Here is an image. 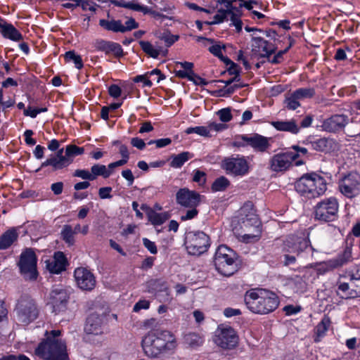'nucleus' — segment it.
I'll return each instance as SVG.
<instances>
[{"instance_id": "nucleus-53", "label": "nucleus", "mask_w": 360, "mask_h": 360, "mask_svg": "<svg viewBox=\"0 0 360 360\" xmlns=\"http://www.w3.org/2000/svg\"><path fill=\"white\" fill-rule=\"evenodd\" d=\"M193 181L198 183L199 185L204 184L206 181V174L202 171L195 170L194 172Z\"/></svg>"}, {"instance_id": "nucleus-59", "label": "nucleus", "mask_w": 360, "mask_h": 360, "mask_svg": "<svg viewBox=\"0 0 360 360\" xmlns=\"http://www.w3.org/2000/svg\"><path fill=\"white\" fill-rule=\"evenodd\" d=\"M143 243L146 248L148 249V250L151 254H156L158 252L156 245L154 242L150 240L148 238H143Z\"/></svg>"}, {"instance_id": "nucleus-27", "label": "nucleus", "mask_w": 360, "mask_h": 360, "mask_svg": "<svg viewBox=\"0 0 360 360\" xmlns=\"http://www.w3.org/2000/svg\"><path fill=\"white\" fill-rule=\"evenodd\" d=\"M311 147L321 152H330L337 147V142L332 138H319L309 142Z\"/></svg>"}, {"instance_id": "nucleus-7", "label": "nucleus", "mask_w": 360, "mask_h": 360, "mask_svg": "<svg viewBox=\"0 0 360 360\" xmlns=\"http://www.w3.org/2000/svg\"><path fill=\"white\" fill-rule=\"evenodd\" d=\"M209 236L202 231H191L186 234L185 245L188 252L193 255H200L207 251Z\"/></svg>"}, {"instance_id": "nucleus-10", "label": "nucleus", "mask_w": 360, "mask_h": 360, "mask_svg": "<svg viewBox=\"0 0 360 360\" xmlns=\"http://www.w3.org/2000/svg\"><path fill=\"white\" fill-rule=\"evenodd\" d=\"M352 261V249L346 247L344 251L336 257L328 261L310 264L311 267H315L318 274H324L326 272L340 268Z\"/></svg>"}, {"instance_id": "nucleus-57", "label": "nucleus", "mask_w": 360, "mask_h": 360, "mask_svg": "<svg viewBox=\"0 0 360 360\" xmlns=\"http://www.w3.org/2000/svg\"><path fill=\"white\" fill-rule=\"evenodd\" d=\"M112 188L110 186L102 187L98 190V195L101 199H110L112 197L110 194Z\"/></svg>"}, {"instance_id": "nucleus-3", "label": "nucleus", "mask_w": 360, "mask_h": 360, "mask_svg": "<svg viewBox=\"0 0 360 360\" xmlns=\"http://www.w3.org/2000/svg\"><path fill=\"white\" fill-rule=\"evenodd\" d=\"M60 334V330L46 331V338L35 349V354L45 360H68L65 343L58 339Z\"/></svg>"}, {"instance_id": "nucleus-62", "label": "nucleus", "mask_w": 360, "mask_h": 360, "mask_svg": "<svg viewBox=\"0 0 360 360\" xmlns=\"http://www.w3.org/2000/svg\"><path fill=\"white\" fill-rule=\"evenodd\" d=\"M108 93L110 96L113 98H118L122 94V90L119 86L116 84H112L108 89Z\"/></svg>"}, {"instance_id": "nucleus-38", "label": "nucleus", "mask_w": 360, "mask_h": 360, "mask_svg": "<svg viewBox=\"0 0 360 360\" xmlns=\"http://www.w3.org/2000/svg\"><path fill=\"white\" fill-rule=\"evenodd\" d=\"M330 321L328 317L325 316L321 322L316 326L315 328L316 337L314 338V342H319L321 338L325 335L326 331L328 329Z\"/></svg>"}, {"instance_id": "nucleus-42", "label": "nucleus", "mask_w": 360, "mask_h": 360, "mask_svg": "<svg viewBox=\"0 0 360 360\" xmlns=\"http://www.w3.org/2000/svg\"><path fill=\"white\" fill-rule=\"evenodd\" d=\"M295 96L299 100L311 98L315 95L314 88H300L293 91Z\"/></svg>"}, {"instance_id": "nucleus-45", "label": "nucleus", "mask_w": 360, "mask_h": 360, "mask_svg": "<svg viewBox=\"0 0 360 360\" xmlns=\"http://www.w3.org/2000/svg\"><path fill=\"white\" fill-rule=\"evenodd\" d=\"M299 101L300 100L295 96V94L292 92L289 96L286 97L284 103L285 104V107L288 110H294L300 106Z\"/></svg>"}, {"instance_id": "nucleus-31", "label": "nucleus", "mask_w": 360, "mask_h": 360, "mask_svg": "<svg viewBox=\"0 0 360 360\" xmlns=\"http://www.w3.org/2000/svg\"><path fill=\"white\" fill-rule=\"evenodd\" d=\"M110 3L116 6L126 8L136 11H140L143 13L144 14L149 13L151 12V9L148 7L141 6L139 4L135 3L134 1L129 2H124L122 0H110Z\"/></svg>"}, {"instance_id": "nucleus-15", "label": "nucleus", "mask_w": 360, "mask_h": 360, "mask_svg": "<svg viewBox=\"0 0 360 360\" xmlns=\"http://www.w3.org/2000/svg\"><path fill=\"white\" fill-rule=\"evenodd\" d=\"M309 243L308 235L304 233L291 234L285 238L283 242V250L299 255L309 247Z\"/></svg>"}, {"instance_id": "nucleus-14", "label": "nucleus", "mask_w": 360, "mask_h": 360, "mask_svg": "<svg viewBox=\"0 0 360 360\" xmlns=\"http://www.w3.org/2000/svg\"><path fill=\"white\" fill-rule=\"evenodd\" d=\"M238 223L240 229L244 231L260 228L261 223L251 202H247L240 208Z\"/></svg>"}, {"instance_id": "nucleus-20", "label": "nucleus", "mask_w": 360, "mask_h": 360, "mask_svg": "<svg viewBox=\"0 0 360 360\" xmlns=\"http://www.w3.org/2000/svg\"><path fill=\"white\" fill-rule=\"evenodd\" d=\"M68 299L69 296L65 289L55 287L50 292L49 304L57 314L66 309Z\"/></svg>"}, {"instance_id": "nucleus-49", "label": "nucleus", "mask_w": 360, "mask_h": 360, "mask_svg": "<svg viewBox=\"0 0 360 360\" xmlns=\"http://www.w3.org/2000/svg\"><path fill=\"white\" fill-rule=\"evenodd\" d=\"M291 44H290L287 48L284 50L279 51L271 59L270 57L268 58L269 61L272 64H278L281 63L283 60V55L288 52L289 49L290 48Z\"/></svg>"}, {"instance_id": "nucleus-40", "label": "nucleus", "mask_w": 360, "mask_h": 360, "mask_svg": "<svg viewBox=\"0 0 360 360\" xmlns=\"http://www.w3.org/2000/svg\"><path fill=\"white\" fill-rule=\"evenodd\" d=\"M230 185L229 180L221 176L214 180V181L212 184V190L213 191H225Z\"/></svg>"}, {"instance_id": "nucleus-35", "label": "nucleus", "mask_w": 360, "mask_h": 360, "mask_svg": "<svg viewBox=\"0 0 360 360\" xmlns=\"http://www.w3.org/2000/svg\"><path fill=\"white\" fill-rule=\"evenodd\" d=\"M99 25L107 31L122 33V23L120 20H108L105 19H101L99 20Z\"/></svg>"}, {"instance_id": "nucleus-47", "label": "nucleus", "mask_w": 360, "mask_h": 360, "mask_svg": "<svg viewBox=\"0 0 360 360\" xmlns=\"http://www.w3.org/2000/svg\"><path fill=\"white\" fill-rule=\"evenodd\" d=\"M151 285L154 290L157 291H165L166 294L169 295V288L166 282L161 280H155L152 281Z\"/></svg>"}, {"instance_id": "nucleus-43", "label": "nucleus", "mask_w": 360, "mask_h": 360, "mask_svg": "<svg viewBox=\"0 0 360 360\" xmlns=\"http://www.w3.org/2000/svg\"><path fill=\"white\" fill-rule=\"evenodd\" d=\"M185 133L186 134H191L193 133H195L198 135H200V136H205V137H210L211 136V135L210 134L209 129L207 128V127H204V126L188 127L185 130Z\"/></svg>"}, {"instance_id": "nucleus-46", "label": "nucleus", "mask_w": 360, "mask_h": 360, "mask_svg": "<svg viewBox=\"0 0 360 360\" xmlns=\"http://www.w3.org/2000/svg\"><path fill=\"white\" fill-rule=\"evenodd\" d=\"M231 17V14L224 9H219L217 13L214 16V20L211 22H207L209 25L219 24Z\"/></svg>"}, {"instance_id": "nucleus-56", "label": "nucleus", "mask_w": 360, "mask_h": 360, "mask_svg": "<svg viewBox=\"0 0 360 360\" xmlns=\"http://www.w3.org/2000/svg\"><path fill=\"white\" fill-rule=\"evenodd\" d=\"M143 326L146 329H150V331H155V328L158 326V321L153 318L146 319L143 321Z\"/></svg>"}, {"instance_id": "nucleus-61", "label": "nucleus", "mask_w": 360, "mask_h": 360, "mask_svg": "<svg viewBox=\"0 0 360 360\" xmlns=\"http://www.w3.org/2000/svg\"><path fill=\"white\" fill-rule=\"evenodd\" d=\"M148 73L143 75H137L134 78V82H143V86H152V82L148 79L147 77Z\"/></svg>"}, {"instance_id": "nucleus-30", "label": "nucleus", "mask_w": 360, "mask_h": 360, "mask_svg": "<svg viewBox=\"0 0 360 360\" xmlns=\"http://www.w3.org/2000/svg\"><path fill=\"white\" fill-rule=\"evenodd\" d=\"M271 125L278 131H286L292 134H297L300 129L293 119L288 121H274L271 122Z\"/></svg>"}, {"instance_id": "nucleus-64", "label": "nucleus", "mask_w": 360, "mask_h": 360, "mask_svg": "<svg viewBox=\"0 0 360 360\" xmlns=\"http://www.w3.org/2000/svg\"><path fill=\"white\" fill-rule=\"evenodd\" d=\"M0 360H30L29 357L25 356V354H8L6 356H3L0 358Z\"/></svg>"}, {"instance_id": "nucleus-58", "label": "nucleus", "mask_w": 360, "mask_h": 360, "mask_svg": "<svg viewBox=\"0 0 360 360\" xmlns=\"http://www.w3.org/2000/svg\"><path fill=\"white\" fill-rule=\"evenodd\" d=\"M150 307V302L146 300H141L136 302L133 308L135 312L139 311L141 309H147Z\"/></svg>"}, {"instance_id": "nucleus-13", "label": "nucleus", "mask_w": 360, "mask_h": 360, "mask_svg": "<svg viewBox=\"0 0 360 360\" xmlns=\"http://www.w3.org/2000/svg\"><path fill=\"white\" fill-rule=\"evenodd\" d=\"M221 168L227 174L243 176L249 172V164L245 157L225 158L221 162Z\"/></svg>"}, {"instance_id": "nucleus-2", "label": "nucleus", "mask_w": 360, "mask_h": 360, "mask_svg": "<svg viewBox=\"0 0 360 360\" xmlns=\"http://www.w3.org/2000/svg\"><path fill=\"white\" fill-rule=\"evenodd\" d=\"M244 302L250 311L258 314H268L275 311L280 303L276 293L263 288L248 290L244 295Z\"/></svg>"}, {"instance_id": "nucleus-33", "label": "nucleus", "mask_w": 360, "mask_h": 360, "mask_svg": "<svg viewBox=\"0 0 360 360\" xmlns=\"http://www.w3.org/2000/svg\"><path fill=\"white\" fill-rule=\"evenodd\" d=\"M193 154L186 151L171 156L169 165L173 168H181L184 164L193 158Z\"/></svg>"}, {"instance_id": "nucleus-26", "label": "nucleus", "mask_w": 360, "mask_h": 360, "mask_svg": "<svg viewBox=\"0 0 360 360\" xmlns=\"http://www.w3.org/2000/svg\"><path fill=\"white\" fill-rule=\"evenodd\" d=\"M67 260L62 252H55L51 259L46 261V269L52 274H59L65 270Z\"/></svg>"}, {"instance_id": "nucleus-19", "label": "nucleus", "mask_w": 360, "mask_h": 360, "mask_svg": "<svg viewBox=\"0 0 360 360\" xmlns=\"http://www.w3.org/2000/svg\"><path fill=\"white\" fill-rule=\"evenodd\" d=\"M75 279L78 288L82 290H92L96 283V278L93 273L84 267H79L75 270Z\"/></svg>"}, {"instance_id": "nucleus-25", "label": "nucleus", "mask_w": 360, "mask_h": 360, "mask_svg": "<svg viewBox=\"0 0 360 360\" xmlns=\"http://www.w3.org/2000/svg\"><path fill=\"white\" fill-rule=\"evenodd\" d=\"M104 317L97 314H90L86 321L84 330L88 334L101 335L103 333V323Z\"/></svg>"}, {"instance_id": "nucleus-21", "label": "nucleus", "mask_w": 360, "mask_h": 360, "mask_svg": "<svg viewBox=\"0 0 360 360\" xmlns=\"http://www.w3.org/2000/svg\"><path fill=\"white\" fill-rule=\"evenodd\" d=\"M63 148L58 150L56 154L51 155L46 161L42 162L41 167L36 172L47 166H51L52 172H56L70 165L72 162L73 159H70L65 153L63 155Z\"/></svg>"}, {"instance_id": "nucleus-55", "label": "nucleus", "mask_w": 360, "mask_h": 360, "mask_svg": "<svg viewBox=\"0 0 360 360\" xmlns=\"http://www.w3.org/2000/svg\"><path fill=\"white\" fill-rule=\"evenodd\" d=\"M191 77L189 78V81L193 82L195 85L198 86H205L208 84V82L203 78L200 77L195 72H191Z\"/></svg>"}, {"instance_id": "nucleus-18", "label": "nucleus", "mask_w": 360, "mask_h": 360, "mask_svg": "<svg viewBox=\"0 0 360 360\" xmlns=\"http://www.w3.org/2000/svg\"><path fill=\"white\" fill-rule=\"evenodd\" d=\"M349 118L347 115L335 114L323 121L321 127L329 133H338L343 131L348 124Z\"/></svg>"}, {"instance_id": "nucleus-29", "label": "nucleus", "mask_w": 360, "mask_h": 360, "mask_svg": "<svg viewBox=\"0 0 360 360\" xmlns=\"http://www.w3.org/2000/svg\"><path fill=\"white\" fill-rule=\"evenodd\" d=\"M0 32L5 38L13 41L22 39L21 33L11 24L7 23L5 20L0 17Z\"/></svg>"}, {"instance_id": "nucleus-5", "label": "nucleus", "mask_w": 360, "mask_h": 360, "mask_svg": "<svg viewBox=\"0 0 360 360\" xmlns=\"http://www.w3.org/2000/svg\"><path fill=\"white\" fill-rule=\"evenodd\" d=\"M236 252L225 245H219L214 254V264L216 270L224 276H231L238 267Z\"/></svg>"}, {"instance_id": "nucleus-12", "label": "nucleus", "mask_w": 360, "mask_h": 360, "mask_svg": "<svg viewBox=\"0 0 360 360\" xmlns=\"http://www.w3.org/2000/svg\"><path fill=\"white\" fill-rule=\"evenodd\" d=\"M340 193L348 198H354L360 194V174L351 172L344 175L338 181Z\"/></svg>"}, {"instance_id": "nucleus-16", "label": "nucleus", "mask_w": 360, "mask_h": 360, "mask_svg": "<svg viewBox=\"0 0 360 360\" xmlns=\"http://www.w3.org/2000/svg\"><path fill=\"white\" fill-rule=\"evenodd\" d=\"M252 40V58H257V59L261 58H269L277 49L276 46L260 37H254Z\"/></svg>"}, {"instance_id": "nucleus-36", "label": "nucleus", "mask_w": 360, "mask_h": 360, "mask_svg": "<svg viewBox=\"0 0 360 360\" xmlns=\"http://www.w3.org/2000/svg\"><path fill=\"white\" fill-rule=\"evenodd\" d=\"M244 233H238V236L241 238V240L245 243H250L257 241L261 236V227L248 229L244 231Z\"/></svg>"}, {"instance_id": "nucleus-41", "label": "nucleus", "mask_w": 360, "mask_h": 360, "mask_svg": "<svg viewBox=\"0 0 360 360\" xmlns=\"http://www.w3.org/2000/svg\"><path fill=\"white\" fill-rule=\"evenodd\" d=\"M64 58L66 62L72 61L75 65V68L80 70L83 68V62L81 56L75 53L74 51H67Z\"/></svg>"}, {"instance_id": "nucleus-22", "label": "nucleus", "mask_w": 360, "mask_h": 360, "mask_svg": "<svg viewBox=\"0 0 360 360\" xmlns=\"http://www.w3.org/2000/svg\"><path fill=\"white\" fill-rule=\"evenodd\" d=\"M177 204L182 207H197L200 202V195L187 188H180L176 194Z\"/></svg>"}, {"instance_id": "nucleus-44", "label": "nucleus", "mask_w": 360, "mask_h": 360, "mask_svg": "<svg viewBox=\"0 0 360 360\" xmlns=\"http://www.w3.org/2000/svg\"><path fill=\"white\" fill-rule=\"evenodd\" d=\"M84 149L82 147H78L75 145H68L65 148L66 155L72 159L73 157L83 154Z\"/></svg>"}, {"instance_id": "nucleus-51", "label": "nucleus", "mask_w": 360, "mask_h": 360, "mask_svg": "<svg viewBox=\"0 0 360 360\" xmlns=\"http://www.w3.org/2000/svg\"><path fill=\"white\" fill-rule=\"evenodd\" d=\"M160 39L164 41L167 47L172 46L179 39V36L170 34L169 33L163 34L160 37Z\"/></svg>"}, {"instance_id": "nucleus-50", "label": "nucleus", "mask_w": 360, "mask_h": 360, "mask_svg": "<svg viewBox=\"0 0 360 360\" xmlns=\"http://www.w3.org/2000/svg\"><path fill=\"white\" fill-rule=\"evenodd\" d=\"M242 86H238V84H234L233 86H226L219 90V95L220 96H225L232 94L237 89L241 88Z\"/></svg>"}, {"instance_id": "nucleus-32", "label": "nucleus", "mask_w": 360, "mask_h": 360, "mask_svg": "<svg viewBox=\"0 0 360 360\" xmlns=\"http://www.w3.org/2000/svg\"><path fill=\"white\" fill-rule=\"evenodd\" d=\"M18 234L15 229H11L6 231L0 237V249L6 250L8 248L14 241L17 240Z\"/></svg>"}, {"instance_id": "nucleus-1", "label": "nucleus", "mask_w": 360, "mask_h": 360, "mask_svg": "<svg viewBox=\"0 0 360 360\" xmlns=\"http://www.w3.org/2000/svg\"><path fill=\"white\" fill-rule=\"evenodd\" d=\"M176 346L175 339L168 330L150 331L141 340L143 352L150 358L160 357Z\"/></svg>"}, {"instance_id": "nucleus-9", "label": "nucleus", "mask_w": 360, "mask_h": 360, "mask_svg": "<svg viewBox=\"0 0 360 360\" xmlns=\"http://www.w3.org/2000/svg\"><path fill=\"white\" fill-rule=\"evenodd\" d=\"M338 202L335 198H329L319 202L315 207V219L324 222L333 221L338 217Z\"/></svg>"}, {"instance_id": "nucleus-52", "label": "nucleus", "mask_w": 360, "mask_h": 360, "mask_svg": "<svg viewBox=\"0 0 360 360\" xmlns=\"http://www.w3.org/2000/svg\"><path fill=\"white\" fill-rule=\"evenodd\" d=\"M190 210H188L185 214H182L181 216V221H186L189 219H192L198 215V211L196 209V207H188Z\"/></svg>"}, {"instance_id": "nucleus-6", "label": "nucleus", "mask_w": 360, "mask_h": 360, "mask_svg": "<svg viewBox=\"0 0 360 360\" xmlns=\"http://www.w3.org/2000/svg\"><path fill=\"white\" fill-rule=\"evenodd\" d=\"M15 311L18 321L25 325L34 321L39 314L35 301L27 295L20 297L16 304Z\"/></svg>"}, {"instance_id": "nucleus-37", "label": "nucleus", "mask_w": 360, "mask_h": 360, "mask_svg": "<svg viewBox=\"0 0 360 360\" xmlns=\"http://www.w3.org/2000/svg\"><path fill=\"white\" fill-rule=\"evenodd\" d=\"M112 172L107 169L106 166L100 164H95L91 167V175L92 181L97 179L98 176H103L104 179L108 178Z\"/></svg>"}, {"instance_id": "nucleus-54", "label": "nucleus", "mask_w": 360, "mask_h": 360, "mask_svg": "<svg viewBox=\"0 0 360 360\" xmlns=\"http://www.w3.org/2000/svg\"><path fill=\"white\" fill-rule=\"evenodd\" d=\"M73 176L84 180L92 181L91 172L86 169H76Z\"/></svg>"}, {"instance_id": "nucleus-34", "label": "nucleus", "mask_w": 360, "mask_h": 360, "mask_svg": "<svg viewBox=\"0 0 360 360\" xmlns=\"http://www.w3.org/2000/svg\"><path fill=\"white\" fill-rule=\"evenodd\" d=\"M75 236L73 227L70 224L63 226L60 231V238L68 245L72 246L75 243Z\"/></svg>"}, {"instance_id": "nucleus-60", "label": "nucleus", "mask_w": 360, "mask_h": 360, "mask_svg": "<svg viewBox=\"0 0 360 360\" xmlns=\"http://www.w3.org/2000/svg\"><path fill=\"white\" fill-rule=\"evenodd\" d=\"M125 26L122 25V29H123L122 30V33L127 32V31H130L133 29H136L139 27V24L135 21V20L134 18H130L129 20H128L126 22H125Z\"/></svg>"}, {"instance_id": "nucleus-11", "label": "nucleus", "mask_w": 360, "mask_h": 360, "mask_svg": "<svg viewBox=\"0 0 360 360\" xmlns=\"http://www.w3.org/2000/svg\"><path fill=\"white\" fill-rule=\"evenodd\" d=\"M37 257L31 248L26 249L20 255L18 266L21 274L26 280L34 281L37 279Z\"/></svg>"}, {"instance_id": "nucleus-8", "label": "nucleus", "mask_w": 360, "mask_h": 360, "mask_svg": "<svg viewBox=\"0 0 360 360\" xmlns=\"http://www.w3.org/2000/svg\"><path fill=\"white\" fill-rule=\"evenodd\" d=\"M238 342V335L232 327L224 324L218 326L214 338L217 346L224 349H232L237 347Z\"/></svg>"}, {"instance_id": "nucleus-23", "label": "nucleus", "mask_w": 360, "mask_h": 360, "mask_svg": "<svg viewBox=\"0 0 360 360\" xmlns=\"http://www.w3.org/2000/svg\"><path fill=\"white\" fill-rule=\"evenodd\" d=\"M94 47L97 51L104 52L106 55L113 53L117 58L123 56L122 46L116 42L98 39L94 42Z\"/></svg>"}, {"instance_id": "nucleus-48", "label": "nucleus", "mask_w": 360, "mask_h": 360, "mask_svg": "<svg viewBox=\"0 0 360 360\" xmlns=\"http://www.w3.org/2000/svg\"><path fill=\"white\" fill-rule=\"evenodd\" d=\"M220 120L223 122H229L232 119L231 109L229 108H223L217 112Z\"/></svg>"}, {"instance_id": "nucleus-24", "label": "nucleus", "mask_w": 360, "mask_h": 360, "mask_svg": "<svg viewBox=\"0 0 360 360\" xmlns=\"http://www.w3.org/2000/svg\"><path fill=\"white\" fill-rule=\"evenodd\" d=\"M242 139L257 151L265 152L270 147L269 141L271 138H267L258 134H255L251 136L243 135Z\"/></svg>"}, {"instance_id": "nucleus-28", "label": "nucleus", "mask_w": 360, "mask_h": 360, "mask_svg": "<svg viewBox=\"0 0 360 360\" xmlns=\"http://www.w3.org/2000/svg\"><path fill=\"white\" fill-rule=\"evenodd\" d=\"M139 44L142 51L149 57L153 58H158L160 55L166 56L167 54V50L163 49L162 46L155 44H152L148 41H139Z\"/></svg>"}, {"instance_id": "nucleus-63", "label": "nucleus", "mask_w": 360, "mask_h": 360, "mask_svg": "<svg viewBox=\"0 0 360 360\" xmlns=\"http://www.w3.org/2000/svg\"><path fill=\"white\" fill-rule=\"evenodd\" d=\"M122 176L128 181V186H131L134 181V176L131 169H127L122 172Z\"/></svg>"}, {"instance_id": "nucleus-17", "label": "nucleus", "mask_w": 360, "mask_h": 360, "mask_svg": "<svg viewBox=\"0 0 360 360\" xmlns=\"http://www.w3.org/2000/svg\"><path fill=\"white\" fill-rule=\"evenodd\" d=\"M298 156L299 154L292 151L276 154L270 160V169L277 172L286 171Z\"/></svg>"}, {"instance_id": "nucleus-4", "label": "nucleus", "mask_w": 360, "mask_h": 360, "mask_svg": "<svg viewBox=\"0 0 360 360\" xmlns=\"http://www.w3.org/2000/svg\"><path fill=\"white\" fill-rule=\"evenodd\" d=\"M295 188L301 195L312 199L325 193L327 183L323 177L316 173L305 174L296 181Z\"/></svg>"}, {"instance_id": "nucleus-39", "label": "nucleus", "mask_w": 360, "mask_h": 360, "mask_svg": "<svg viewBox=\"0 0 360 360\" xmlns=\"http://www.w3.org/2000/svg\"><path fill=\"white\" fill-rule=\"evenodd\" d=\"M169 217V216L167 212L158 213L150 210L148 213V220L155 226L162 224Z\"/></svg>"}]
</instances>
